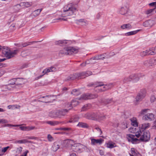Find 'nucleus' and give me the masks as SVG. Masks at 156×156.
I'll return each instance as SVG.
<instances>
[{
    "label": "nucleus",
    "instance_id": "25",
    "mask_svg": "<svg viewBox=\"0 0 156 156\" xmlns=\"http://www.w3.org/2000/svg\"><path fill=\"white\" fill-rule=\"evenodd\" d=\"M66 43V41L65 40H61L57 41L55 42V44L56 45H65Z\"/></svg>",
    "mask_w": 156,
    "mask_h": 156
},
{
    "label": "nucleus",
    "instance_id": "18",
    "mask_svg": "<svg viewBox=\"0 0 156 156\" xmlns=\"http://www.w3.org/2000/svg\"><path fill=\"white\" fill-rule=\"evenodd\" d=\"M128 10V8L126 6L121 7L120 11V14L122 15H125L127 13Z\"/></svg>",
    "mask_w": 156,
    "mask_h": 156
},
{
    "label": "nucleus",
    "instance_id": "54",
    "mask_svg": "<svg viewBox=\"0 0 156 156\" xmlns=\"http://www.w3.org/2000/svg\"><path fill=\"white\" fill-rule=\"evenodd\" d=\"M149 5L153 7H154V8H156V2H153L152 3H149Z\"/></svg>",
    "mask_w": 156,
    "mask_h": 156
},
{
    "label": "nucleus",
    "instance_id": "60",
    "mask_svg": "<svg viewBox=\"0 0 156 156\" xmlns=\"http://www.w3.org/2000/svg\"><path fill=\"white\" fill-rule=\"evenodd\" d=\"M149 60H146L144 62V64L146 66H149Z\"/></svg>",
    "mask_w": 156,
    "mask_h": 156
},
{
    "label": "nucleus",
    "instance_id": "42",
    "mask_svg": "<svg viewBox=\"0 0 156 156\" xmlns=\"http://www.w3.org/2000/svg\"><path fill=\"white\" fill-rule=\"evenodd\" d=\"M26 139H23L22 140H16L14 143L15 144L19 143L20 144H25L26 143Z\"/></svg>",
    "mask_w": 156,
    "mask_h": 156
},
{
    "label": "nucleus",
    "instance_id": "30",
    "mask_svg": "<svg viewBox=\"0 0 156 156\" xmlns=\"http://www.w3.org/2000/svg\"><path fill=\"white\" fill-rule=\"evenodd\" d=\"M79 102L77 100H73L71 102V104H69V107H75L78 104Z\"/></svg>",
    "mask_w": 156,
    "mask_h": 156
},
{
    "label": "nucleus",
    "instance_id": "50",
    "mask_svg": "<svg viewBox=\"0 0 156 156\" xmlns=\"http://www.w3.org/2000/svg\"><path fill=\"white\" fill-rule=\"evenodd\" d=\"M13 85V84H10V83L9 84H8L7 86H5V88H6V89L8 90H10L12 88H13V87H12L11 85Z\"/></svg>",
    "mask_w": 156,
    "mask_h": 156
},
{
    "label": "nucleus",
    "instance_id": "14",
    "mask_svg": "<svg viewBox=\"0 0 156 156\" xmlns=\"http://www.w3.org/2000/svg\"><path fill=\"white\" fill-rule=\"evenodd\" d=\"M105 54H100L99 55H96L95 56L91 58L88 61L92 63V60H103L105 58Z\"/></svg>",
    "mask_w": 156,
    "mask_h": 156
},
{
    "label": "nucleus",
    "instance_id": "16",
    "mask_svg": "<svg viewBox=\"0 0 156 156\" xmlns=\"http://www.w3.org/2000/svg\"><path fill=\"white\" fill-rule=\"evenodd\" d=\"M91 144L92 145H95L96 144H102L103 140L102 139H96L93 138L91 139Z\"/></svg>",
    "mask_w": 156,
    "mask_h": 156
},
{
    "label": "nucleus",
    "instance_id": "33",
    "mask_svg": "<svg viewBox=\"0 0 156 156\" xmlns=\"http://www.w3.org/2000/svg\"><path fill=\"white\" fill-rule=\"evenodd\" d=\"M149 111H150V109L148 108L142 109L140 112H139V115L140 116L144 115L147 113Z\"/></svg>",
    "mask_w": 156,
    "mask_h": 156
},
{
    "label": "nucleus",
    "instance_id": "13",
    "mask_svg": "<svg viewBox=\"0 0 156 156\" xmlns=\"http://www.w3.org/2000/svg\"><path fill=\"white\" fill-rule=\"evenodd\" d=\"M13 81L12 83H10V84H15L16 85H20L24 83L23 79L20 78L12 79L10 81Z\"/></svg>",
    "mask_w": 156,
    "mask_h": 156
},
{
    "label": "nucleus",
    "instance_id": "32",
    "mask_svg": "<svg viewBox=\"0 0 156 156\" xmlns=\"http://www.w3.org/2000/svg\"><path fill=\"white\" fill-rule=\"evenodd\" d=\"M80 92L79 89H75L72 90L71 92V94L77 96L80 94Z\"/></svg>",
    "mask_w": 156,
    "mask_h": 156
},
{
    "label": "nucleus",
    "instance_id": "3",
    "mask_svg": "<svg viewBox=\"0 0 156 156\" xmlns=\"http://www.w3.org/2000/svg\"><path fill=\"white\" fill-rule=\"evenodd\" d=\"M92 74L91 72L88 71L86 72H81L79 73H76L71 75L68 76L67 80H73L77 79H80L85 78Z\"/></svg>",
    "mask_w": 156,
    "mask_h": 156
},
{
    "label": "nucleus",
    "instance_id": "23",
    "mask_svg": "<svg viewBox=\"0 0 156 156\" xmlns=\"http://www.w3.org/2000/svg\"><path fill=\"white\" fill-rule=\"evenodd\" d=\"M121 28L122 29H127L129 30L132 28V27L130 24L128 23L122 25L121 26Z\"/></svg>",
    "mask_w": 156,
    "mask_h": 156
},
{
    "label": "nucleus",
    "instance_id": "26",
    "mask_svg": "<svg viewBox=\"0 0 156 156\" xmlns=\"http://www.w3.org/2000/svg\"><path fill=\"white\" fill-rule=\"evenodd\" d=\"M150 55H154L156 54V46L154 47L151 48L149 49Z\"/></svg>",
    "mask_w": 156,
    "mask_h": 156
},
{
    "label": "nucleus",
    "instance_id": "21",
    "mask_svg": "<svg viewBox=\"0 0 156 156\" xmlns=\"http://www.w3.org/2000/svg\"><path fill=\"white\" fill-rule=\"evenodd\" d=\"M60 147L58 142H55L53 144L52 146V150L55 151H57Z\"/></svg>",
    "mask_w": 156,
    "mask_h": 156
},
{
    "label": "nucleus",
    "instance_id": "31",
    "mask_svg": "<svg viewBox=\"0 0 156 156\" xmlns=\"http://www.w3.org/2000/svg\"><path fill=\"white\" fill-rule=\"evenodd\" d=\"M114 102L112 101V99H108L105 100L104 102V103L105 105H112L114 104Z\"/></svg>",
    "mask_w": 156,
    "mask_h": 156
},
{
    "label": "nucleus",
    "instance_id": "39",
    "mask_svg": "<svg viewBox=\"0 0 156 156\" xmlns=\"http://www.w3.org/2000/svg\"><path fill=\"white\" fill-rule=\"evenodd\" d=\"M76 21L81 23L82 25H86L87 24V21L83 19H81L79 20H76Z\"/></svg>",
    "mask_w": 156,
    "mask_h": 156
},
{
    "label": "nucleus",
    "instance_id": "52",
    "mask_svg": "<svg viewBox=\"0 0 156 156\" xmlns=\"http://www.w3.org/2000/svg\"><path fill=\"white\" fill-rule=\"evenodd\" d=\"M19 128L22 130L27 131V126H23L22 125H20Z\"/></svg>",
    "mask_w": 156,
    "mask_h": 156
},
{
    "label": "nucleus",
    "instance_id": "48",
    "mask_svg": "<svg viewBox=\"0 0 156 156\" xmlns=\"http://www.w3.org/2000/svg\"><path fill=\"white\" fill-rule=\"evenodd\" d=\"M131 153H129L130 156H134L136 154V153L134 148H132L131 149Z\"/></svg>",
    "mask_w": 156,
    "mask_h": 156
},
{
    "label": "nucleus",
    "instance_id": "7",
    "mask_svg": "<svg viewBox=\"0 0 156 156\" xmlns=\"http://www.w3.org/2000/svg\"><path fill=\"white\" fill-rule=\"evenodd\" d=\"M76 11V8L74 7V4L70 3L67 5L65 6L63 9V11L65 12V15L66 16H69L74 14Z\"/></svg>",
    "mask_w": 156,
    "mask_h": 156
},
{
    "label": "nucleus",
    "instance_id": "57",
    "mask_svg": "<svg viewBox=\"0 0 156 156\" xmlns=\"http://www.w3.org/2000/svg\"><path fill=\"white\" fill-rule=\"evenodd\" d=\"M8 122V121L5 119H0V123H5Z\"/></svg>",
    "mask_w": 156,
    "mask_h": 156
},
{
    "label": "nucleus",
    "instance_id": "59",
    "mask_svg": "<svg viewBox=\"0 0 156 156\" xmlns=\"http://www.w3.org/2000/svg\"><path fill=\"white\" fill-rule=\"evenodd\" d=\"M35 128L34 126H27V131H29L31 130L34 129Z\"/></svg>",
    "mask_w": 156,
    "mask_h": 156
},
{
    "label": "nucleus",
    "instance_id": "8",
    "mask_svg": "<svg viewBox=\"0 0 156 156\" xmlns=\"http://www.w3.org/2000/svg\"><path fill=\"white\" fill-rule=\"evenodd\" d=\"M97 97L98 96L96 94L87 93L82 95L80 98H78V99L79 100H86L88 99H94L97 98Z\"/></svg>",
    "mask_w": 156,
    "mask_h": 156
},
{
    "label": "nucleus",
    "instance_id": "51",
    "mask_svg": "<svg viewBox=\"0 0 156 156\" xmlns=\"http://www.w3.org/2000/svg\"><path fill=\"white\" fill-rule=\"evenodd\" d=\"M130 81H131V80L130 79L129 76V77H125L123 80V82L124 83H126Z\"/></svg>",
    "mask_w": 156,
    "mask_h": 156
},
{
    "label": "nucleus",
    "instance_id": "56",
    "mask_svg": "<svg viewBox=\"0 0 156 156\" xmlns=\"http://www.w3.org/2000/svg\"><path fill=\"white\" fill-rule=\"evenodd\" d=\"M10 148V147L9 146H7L5 147H4L3 148H2V152H3V153H5L6 152L7 150Z\"/></svg>",
    "mask_w": 156,
    "mask_h": 156
},
{
    "label": "nucleus",
    "instance_id": "20",
    "mask_svg": "<svg viewBox=\"0 0 156 156\" xmlns=\"http://www.w3.org/2000/svg\"><path fill=\"white\" fill-rule=\"evenodd\" d=\"M48 115L51 118H57V110L51 111L49 113Z\"/></svg>",
    "mask_w": 156,
    "mask_h": 156
},
{
    "label": "nucleus",
    "instance_id": "27",
    "mask_svg": "<svg viewBox=\"0 0 156 156\" xmlns=\"http://www.w3.org/2000/svg\"><path fill=\"white\" fill-rule=\"evenodd\" d=\"M45 98V100H44L42 101V102H44L45 103H47L51 102V99L50 98L49 96L47 95L45 96H43L40 98V99H42V98Z\"/></svg>",
    "mask_w": 156,
    "mask_h": 156
},
{
    "label": "nucleus",
    "instance_id": "11",
    "mask_svg": "<svg viewBox=\"0 0 156 156\" xmlns=\"http://www.w3.org/2000/svg\"><path fill=\"white\" fill-rule=\"evenodd\" d=\"M82 144H74L72 145L71 149L72 151L75 152H81Z\"/></svg>",
    "mask_w": 156,
    "mask_h": 156
},
{
    "label": "nucleus",
    "instance_id": "37",
    "mask_svg": "<svg viewBox=\"0 0 156 156\" xmlns=\"http://www.w3.org/2000/svg\"><path fill=\"white\" fill-rule=\"evenodd\" d=\"M136 34V30H134L127 32L125 34L126 36L133 35Z\"/></svg>",
    "mask_w": 156,
    "mask_h": 156
},
{
    "label": "nucleus",
    "instance_id": "38",
    "mask_svg": "<svg viewBox=\"0 0 156 156\" xmlns=\"http://www.w3.org/2000/svg\"><path fill=\"white\" fill-rule=\"evenodd\" d=\"M105 85L107 90L111 89L114 86V84L112 83H108L105 84Z\"/></svg>",
    "mask_w": 156,
    "mask_h": 156
},
{
    "label": "nucleus",
    "instance_id": "28",
    "mask_svg": "<svg viewBox=\"0 0 156 156\" xmlns=\"http://www.w3.org/2000/svg\"><path fill=\"white\" fill-rule=\"evenodd\" d=\"M91 148L90 147H87L83 144H82L81 146V152L83 151H85L87 152H90L91 151Z\"/></svg>",
    "mask_w": 156,
    "mask_h": 156
},
{
    "label": "nucleus",
    "instance_id": "6",
    "mask_svg": "<svg viewBox=\"0 0 156 156\" xmlns=\"http://www.w3.org/2000/svg\"><path fill=\"white\" fill-rule=\"evenodd\" d=\"M78 51V49L75 48L71 47H66L63 49L60 50L59 52V55L60 56L65 55H70L73 54L77 53Z\"/></svg>",
    "mask_w": 156,
    "mask_h": 156
},
{
    "label": "nucleus",
    "instance_id": "45",
    "mask_svg": "<svg viewBox=\"0 0 156 156\" xmlns=\"http://www.w3.org/2000/svg\"><path fill=\"white\" fill-rule=\"evenodd\" d=\"M22 3V5H25L26 7H28L32 5V3L31 2H25Z\"/></svg>",
    "mask_w": 156,
    "mask_h": 156
},
{
    "label": "nucleus",
    "instance_id": "24",
    "mask_svg": "<svg viewBox=\"0 0 156 156\" xmlns=\"http://www.w3.org/2000/svg\"><path fill=\"white\" fill-rule=\"evenodd\" d=\"M42 10V9H39L34 11L32 13V15L34 17H36L39 15L41 12Z\"/></svg>",
    "mask_w": 156,
    "mask_h": 156
},
{
    "label": "nucleus",
    "instance_id": "1",
    "mask_svg": "<svg viewBox=\"0 0 156 156\" xmlns=\"http://www.w3.org/2000/svg\"><path fill=\"white\" fill-rule=\"evenodd\" d=\"M150 124H144L142 126L139 127V131H137V142L139 140L141 141L146 142L150 138V135L148 132H145L144 130L148 127Z\"/></svg>",
    "mask_w": 156,
    "mask_h": 156
},
{
    "label": "nucleus",
    "instance_id": "17",
    "mask_svg": "<svg viewBox=\"0 0 156 156\" xmlns=\"http://www.w3.org/2000/svg\"><path fill=\"white\" fill-rule=\"evenodd\" d=\"M95 89V90L97 92L99 90V89L100 88V87L104 85V84L102 82H94Z\"/></svg>",
    "mask_w": 156,
    "mask_h": 156
},
{
    "label": "nucleus",
    "instance_id": "61",
    "mask_svg": "<svg viewBox=\"0 0 156 156\" xmlns=\"http://www.w3.org/2000/svg\"><path fill=\"white\" fill-rule=\"evenodd\" d=\"M29 42H26L25 43H23L22 44V48H23V47H26V46H28L30 44Z\"/></svg>",
    "mask_w": 156,
    "mask_h": 156
},
{
    "label": "nucleus",
    "instance_id": "53",
    "mask_svg": "<svg viewBox=\"0 0 156 156\" xmlns=\"http://www.w3.org/2000/svg\"><path fill=\"white\" fill-rule=\"evenodd\" d=\"M20 125H13L12 124H5L4 126V127H6V126H8V127H17L18 126H20Z\"/></svg>",
    "mask_w": 156,
    "mask_h": 156
},
{
    "label": "nucleus",
    "instance_id": "15",
    "mask_svg": "<svg viewBox=\"0 0 156 156\" xmlns=\"http://www.w3.org/2000/svg\"><path fill=\"white\" fill-rule=\"evenodd\" d=\"M156 23V22L153 20H147L143 23V26L145 27H151Z\"/></svg>",
    "mask_w": 156,
    "mask_h": 156
},
{
    "label": "nucleus",
    "instance_id": "55",
    "mask_svg": "<svg viewBox=\"0 0 156 156\" xmlns=\"http://www.w3.org/2000/svg\"><path fill=\"white\" fill-rule=\"evenodd\" d=\"M48 140L49 141H52L53 140V137L51 136L50 134H48V135L47 137Z\"/></svg>",
    "mask_w": 156,
    "mask_h": 156
},
{
    "label": "nucleus",
    "instance_id": "62",
    "mask_svg": "<svg viewBox=\"0 0 156 156\" xmlns=\"http://www.w3.org/2000/svg\"><path fill=\"white\" fill-rule=\"evenodd\" d=\"M150 100H151V102H154L155 100V97L154 96L152 95L151 97Z\"/></svg>",
    "mask_w": 156,
    "mask_h": 156
},
{
    "label": "nucleus",
    "instance_id": "40",
    "mask_svg": "<svg viewBox=\"0 0 156 156\" xmlns=\"http://www.w3.org/2000/svg\"><path fill=\"white\" fill-rule=\"evenodd\" d=\"M22 4V3L15 5L14 7L16 11H18L21 9V6Z\"/></svg>",
    "mask_w": 156,
    "mask_h": 156
},
{
    "label": "nucleus",
    "instance_id": "41",
    "mask_svg": "<svg viewBox=\"0 0 156 156\" xmlns=\"http://www.w3.org/2000/svg\"><path fill=\"white\" fill-rule=\"evenodd\" d=\"M155 8H154L153 9H150L147 10L146 11L145 13L147 15H149L154 12H155Z\"/></svg>",
    "mask_w": 156,
    "mask_h": 156
},
{
    "label": "nucleus",
    "instance_id": "34",
    "mask_svg": "<svg viewBox=\"0 0 156 156\" xmlns=\"http://www.w3.org/2000/svg\"><path fill=\"white\" fill-rule=\"evenodd\" d=\"M91 105L90 104H87L84 105L82 108L81 111H85L91 107Z\"/></svg>",
    "mask_w": 156,
    "mask_h": 156
},
{
    "label": "nucleus",
    "instance_id": "36",
    "mask_svg": "<svg viewBox=\"0 0 156 156\" xmlns=\"http://www.w3.org/2000/svg\"><path fill=\"white\" fill-rule=\"evenodd\" d=\"M46 123L53 126L57 125L59 123L57 121H48L46 122Z\"/></svg>",
    "mask_w": 156,
    "mask_h": 156
},
{
    "label": "nucleus",
    "instance_id": "10",
    "mask_svg": "<svg viewBox=\"0 0 156 156\" xmlns=\"http://www.w3.org/2000/svg\"><path fill=\"white\" fill-rule=\"evenodd\" d=\"M71 108H69L68 109H65L57 110V118H61L62 116H65L68 113L69 110Z\"/></svg>",
    "mask_w": 156,
    "mask_h": 156
},
{
    "label": "nucleus",
    "instance_id": "46",
    "mask_svg": "<svg viewBox=\"0 0 156 156\" xmlns=\"http://www.w3.org/2000/svg\"><path fill=\"white\" fill-rule=\"evenodd\" d=\"M115 143H108L107 144V147L108 148H112L115 147Z\"/></svg>",
    "mask_w": 156,
    "mask_h": 156
},
{
    "label": "nucleus",
    "instance_id": "9",
    "mask_svg": "<svg viewBox=\"0 0 156 156\" xmlns=\"http://www.w3.org/2000/svg\"><path fill=\"white\" fill-rule=\"evenodd\" d=\"M155 116L153 113H148L145 115L143 117V120L145 121H151L154 120Z\"/></svg>",
    "mask_w": 156,
    "mask_h": 156
},
{
    "label": "nucleus",
    "instance_id": "12",
    "mask_svg": "<svg viewBox=\"0 0 156 156\" xmlns=\"http://www.w3.org/2000/svg\"><path fill=\"white\" fill-rule=\"evenodd\" d=\"M146 93V90L144 89L140 90L137 95V102L139 101H141L145 97Z\"/></svg>",
    "mask_w": 156,
    "mask_h": 156
},
{
    "label": "nucleus",
    "instance_id": "43",
    "mask_svg": "<svg viewBox=\"0 0 156 156\" xmlns=\"http://www.w3.org/2000/svg\"><path fill=\"white\" fill-rule=\"evenodd\" d=\"M149 66H152L155 65V60L154 58H151L149 60Z\"/></svg>",
    "mask_w": 156,
    "mask_h": 156
},
{
    "label": "nucleus",
    "instance_id": "4",
    "mask_svg": "<svg viewBox=\"0 0 156 156\" xmlns=\"http://www.w3.org/2000/svg\"><path fill=\"white\" fill-rule=\"evenodd\" d=\"M84 117L87 119L94 120H101L105 118V115L98 112L87 113L84 115Z\"/></svg>",
    "mask_w": 156,
    "mask_h": 156
},
{
    "label": "nucleus",
    "instance_id": "63",
    "mask_svg": "<svg viewBox=\"0 0 156 156\" xmlns=\"http://www.w3.org/2000/svg\"><path fill=\"white\" fill-rule=\"evenodd\" d=\"M49 68L50 69L51 72L55 71L56 70L55 68L54 67L51 66L50 67H49Z\"/></svg>",
    "mask_w": 156,
    "mask_h": 156
},
{
    "label": "nucleus",
    "instance_id": "58",
    "mask_svg": "<svg viewBox=\"0 0 156 156\" xmlns=\"http://www.w3.org/2000/svg\"><path fill=\"white\" fill-rule=\"evenodd\" d=\"M26 137L28 139L30 140H36L37 139V137L34 136H27Z\"/></svg>",
    "mask_w": 156,
    "mask_h": 156
},
{
    "label": "nucleus",
    "instance_id": "19",
    "mask_svg": "<svg viewBox=\"0 0 156 156\" xmlns=\"http://www.w3.org/2000/svg\"><path fill=\"white\" fill-rule=\"evenodd\" d=\"M65 144L66 147H68L73 145V140H64L63 142Z\"/></svg>",
    "mask_w": 156,
    "mask_h": 156
},
{
    "label": "nucleus",
    "instance_id": "29",
    "mask_svg": "<svg viewBox=\"0 0 156 156\" xmlns=\"http://www.w3.org/2000/svg\"><path fill=\"white\" fill-rule=\"evenodd\" d=\"M77 126L83 128H88L89 127L88 125L86 123L79 122Z\"/></svg>",
    "mask_w": 156,
    "mask_h": 156
},
{
    "label": "nucleus",
    "instance_id": "2",
    "mask_svg": "<svg viewBox=\"0 0 156 156\" xmlns=\"http://www.w3.org/2000/svg\"><path fill=\"white\" fill-rule=\"evenodd\" d=\"M131 122V124L133 126L130 128L129 130L132 134L128 135V140L129 141L131 142L133 144H136V118H133L130 119Z\"/></svg>",
    "mask_w": 156,
    "mask_h": 156
},
{
    "label": "nucleus",
    "instance_id": "47",
    "mask_svg": "<svg viewBox=\"0 0 156 156\" xmlns=\"http://www.w3.org/2000/svg\"><path fill=\"white\" fill-rule=\"evenodd\" d=\"M23 149V147H18L16 151V153L18 154H20L21 153Z\"/></svg>",
    "mask_w": 156,
    "mask_h": 156
},
{
    "label": "nucleus",
    "instance_id": "22",
    "mask_svg": "<svg viewBox=\"0 0 156 156\" xmlns=\"http://www.w3.org/2000/svg\"><path fill=\"white\" fill-rule=\"evenodd\" d=\"M79 118L77 115H75L72 116L70 120L69 121V122L70 123H74V122H77Z\"/></svg>",
    "mask_w": 156,
    "mask_h": 156
},
{
    "label": "nucleus",
    "instance_id": "49",
    "mask_svg": "<svg viewBox=\"0 0 156 156\" xmlns=\"http://www.w3.org/2000/svg\"><path fill=\"white\" fill-rule=\"evenodd\" d=\"M130 79L131 80V81L132 80L135 79L136 77V74H134L131 75L129 76Z\"/></svg>",
    "mask_w": 156,
    "mask_h": 156
},
{
    "label": "nucleus",
    "instance_id": "5",
    "mask_svg": "<svg viewBox=\"0 0 156 156\" xmlns=\"http://www.w3.org/2000/svg\"><path fill=\"white\" fill-rule=\"evenodd\" d=\"M1 50H2L3 55L7 59H10L14 57V55H16L19 51V50L18 49L11 51L7 47L5 46L2 47L0 45V51Z\"/></svg>",
    "mask_w": 156,
    "mask_h": 156
},
{
    "label": "nucleus",
    "instance_id": "35",
    "mask_svg": "<svg viewBox=\"0 0 156 156\" xmlns=\"http://www.w3.org/2000/svg\"><path fill=\"white\" fill-rule=\"evenodd\" d=\"M149 50H147L145 51L141 52L140 53V55L141 57H144L147 55H150L149 54Z\"/></svg>",
    "mask_w": 156,
    "mask_h": 156
},
{
    "label": "nucleus",
    "instance_id": "64",
    "mask_svg": "<svg viewBox=\"0 0 156 156\" xmlns=\"http://www.w3.org/2000/svg\"><path fill=\"white\" fill-rule=\"evenodd\" d=\"M94 83H90L87 85V86L88 87H95Z\"/></svg>",
    "mask_w": 156,
    "mask_h": 156
},
{
    "label": "nucleus",
    "instance_id": "44",
    "mask_svg": "<svg viewBox=\"0 0 156 156\" xmlns=\"http://www.w3.org/2000/svg\"><path fill=\"white\" fill-rule=\"evenodd\" d=\"M103 86V87L102 88H100L99 89V90L97 91V92H101L107 90L105 84H104V85Z\"/></svg>",
    "mask_w": 156,
    "mask_h": 156
}]
</instances>
